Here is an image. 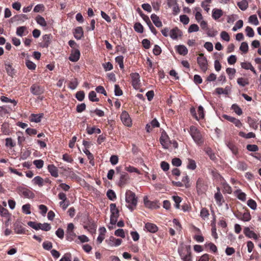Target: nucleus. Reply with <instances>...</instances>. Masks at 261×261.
<instances>
[{
    "mask_svg": "<svg viewBox=\"0 0 261 261\" xmlns=\"http://www.w3.org/2000/svg\"><path fill=\"white\" fill-rule=\"evenodd\" d=\"M138 199L135 193L127 190L125 192V202L126 207L131 211H134L137 207Z\"/></svg>",
    "mask_w": 261,
    "mask_h": 261,
    "instance_id": "obj_1",
    "label": "nucleus"
},
{
    "mask_svg": "<svg viewBox=\"0 0 261 261\" xmlns=\"http://www.w3.org/2000/svg\"><path fill=\"white\" fill-rule=\"evenodd\" d=\"M195 143L198 146H202L204 142L203 134L196 126L192 125L189 131Z\"/></svg>",
    "mask_w": 261,
    "mask_h": 261,
    "instance_id": "obj_2",
    "label": "nucleus"
},
{
    "mask_svg": "<svg viewBox=\"0 0 261 261\" xmlns=\"http://www.w3.org/2000/svg\"><path fill=\"white\" fill-rule=\"evenodd\" d=\"M16 191L20 196L24 198L33 199L35 196V194L30 189L24 187H17Z\"/></svg>",
    "mask_w": 261,
    "mask_h": 261,
    "instance_id": "obj_3",
    "label": "nucleus"
},
{
    "mask_svg": "<svg viewBox=\"0 0 261 261\" xmlns=\"http://www.w3.org/2000/svg\"><path fill=\"white\" fill-rule=\"evenodd\" d=\"M110 207L111 212L110 223L112 225H115L117 223L118 218L119 216V211L115 203H111Z\"/></svg>",
    "mask_w": 261,
    "mask_h": 261,
    "instance_id": "obj_4",
    "label": "nucleus"
},
{
    "mask_svg": "<svg viewBox=\"0 0 261 261\" xmlns=\"http://www.w3.org/2000/svg\"><path fill=\"white\" fill-rule=\"evenodd\" d=\"M29 226L34 228L35 230L41 229L44 231H49L51 229V226L49 224L45 223L41 224L40 223H36L35 222L29 221L28 223Z\"/></svg>",
    "mask_w": 261,
    "mask_h": 261,
    "instance_id": "obj_5",
    "label": "nucleus"
},
{
    "mask_svg": "<svg viewBox=\"0 0 261 261\" xmlns=\"http://www.w3.org/2000/svg\"><path fill=\"white\" fill-rule=\"evenodd\" d=\"M234 214L237 219L244 222H248L251 219L250 212L246 208H245V212L244 213L238 211L235 212Z\"/></svg>",
    "mask_w": 261,
    "mask_h": 261,
    "instance_id": "obj_6",
    "label": "nucleus"
},
{
    "mask_svg": "<svg viewBox=\"0 0 261 261\" xmlns=\"http://www.w3.org/2000/svg\"><path fill=\"white\" fill-rule=\"evenodd\" d=\"M160 142L163 147L165 149H168L172 143L168 135L164 130L161 132Z\"/></svg>",
    "mask_w": 261,
    "mask_h": 261,
    "instance_id": "obj_7",
    "label": "nucleus"
},
{
    "mask_svg": "<svg viewBox=\"0 0 261 261\" xmlns=\"http://www.w3.org/2000/svg\"><path fill=\"white\" fill-rule=\"evenodd\" d=\"M196 190L199 195L204 193L208 188V186L202 178H198L196 181Z\"/></svg>",
    "mask_w": 261,
    "mask_h": 261,
    "instance_id": "obj_8",
    "label": "nucleus"
},
{
    "mask_svg": "<svg viewBox=\"0 0 261 261\" xmlns=\"http://www.w3.org/2000/svg\"><path fill=\"white\" fill-rule=\"evenodd\" d=\"M197 63L200 68V69L203 72H205L207 70V61L205 57L204 56V54L200 53L199 54V57L197 58Z\"/></svg>",
    "mask_w": 261,
    "mask_h": 261,
    "instance_id": "obj_9",
    "label": "nucleus"
},
{
    "mask_svg": "<svg viewBox=\"0 0 261 261\" xmlns=\"http://www.w3.org/2000/svg\"><path fill=\"white\" fill-rule=\"evenodd\" d=\"M130 77L132 79V86L135 89H138L140 87L141 83H140V76L138 73L135 72L132 73L130 74Z\"/></svg>",
    "mask_w": 261,
    "mask_h": 261,
    "instance_id": "obj_10",
    "label": "nucleus"
},
{
    "mask_svg": "<svg viewBox=\"0 0 261 261\" xmlns=\"http://www.w3.org/2000/svg\"><path fill=\"white\" fill-rule=\"evenodd\" d=\"M30 91L34 95L40 96L44 93V89L38 84H34L31 86Z\"/></svg>",
    "mask_w": 261,
    "mask_h": 261,
    "instance_id": "obj_11",
    "label": "nucleus"
},
{
    "mask_svg": "<svg viewBox=\"0 0 261 261\" xmlns=\"http://www.w3.org/2000/svg\"><path fill=\"white\" fill-rule=\"evenodd\" d=\"M120 119L122 123L127 126H130L132 125V119L126 111H122Z\"/></svg>",
    "mask_w": 261,
    "mask_h": 261,
    "instance_id": "obj_12",
    "label": "nucleus"
},
{
    "mask_svg": "<svg viewBox=\"0 0 261 261\" xmlns=\"http://www.w3.org/2000/svg\"><path fill=\"white\" fill-rule=\"evenodd\" d=\"M84 228L87 229L91 233H95L97 227L96 224L91 219L88 218L87 222H85Z\"/></svg>",
    "mask_w": 261,
    "mask_h": 261,
    "instance_id": "obj_13",
    "label": "nucleus"
},
{
    "mask_svg": "<svg viewBox=\"0 0 261 261\" xmlns=\"http://www.w3.org/2000/svg\"><path fill=\"white\" fill-rule=\"evenodd\" d=\"M53 36L51 34H45L42 36L43 40L40 43V46L42 48H47L50 45Z\"/></svg>",
    "mask_w": 261,
    "mask_h": 261,
    "instance_id": "obj_14",
    "label": "nucleus"
},
{
    "mask_svg": "<svg viewBox=\"0 0 261 261\" xmlns=\"http://www.w3.org/2000/svg\"><path fill=\"white\" fill-rule=\"evenodd\" d=\"M80 56V51L78 48L72 49L69 60L73 62H77L79 60Z\"/></svg>",
    "mask_w": 261,
    "mask_h": 261,
    "instance_id": "obj_15",
    "label": "nucleus"
},
{
    "mask_svg": "<svg viewBox=\"0 0 261 261\" xmlns=\"http://www.w3.org/2000/svg\"><path fill=\"white\" fill-rule=\"evenodd\" d=\"M217 192L215 194V199L216 201L217 204L221 206L222 205L223 203L224 202V199L223 198V195L220 192V189L219 187L217 188Z\"/></svg>",
    "mask_w": 261,
    "mask_h": 261,
    "instance_id": "obj_16",
    "label": "nucleus"
},
{
    "mask_svg": "<svg viewBox=\"0 0 261 261\" xmlns=\"http://www.w3.org/2000/svg\"><path fill=\"white\" fill-rule=\"evenodd\" d=\"M74 37L77 40H80L84 36V31L82 27H77L73 30Z\"/></svg>",
    "mask_w": 261,
    "mask_h": 261,
    "instance_id": "obj_17",
    "label": "nucleus"
},
{
    "mask_svg": "<svg viewBox=\"0 0 261 261\" xmlns=\"http://www.w3.org/2000/svg\"><path fill=\"white\" fill-rule=\"evenodd\" d=\"M74 226L73 223H70L68 224L67 229V239L68 240H72L73 239V237L75 236V234L73 231Z\"/></svg>",
    "mask_w": 261,
    "mask_h": 261,
    "instance_id": "obj_18",
    "label": "nucleus"
},
{
    "mask_svg": "<svg viewBox=\"0 0 261 261\" xmlns=\"http://www.w3.org/2000/svg\"><path fill=\"white\" fill-rule=\"evenodd\" d=\"M169 35L172 39L175 40L182 36V32L178 28L175 27L170 31Z\"/></svg>",
    "mask_w": 261,
    "mask_h": 261,
    "instance_id": "obj_19",
    "label": "nucleus"
},
{
    "mask_svg": "<svg viewBox=\"0 0 261 261\" xmlns=\"http://www.w3.org/2000/svg\"><path fill=\"white\" fill-rule=\"evenodd\" d=\"M144 228L147 231L151 233H155L158 230V227L155 224L149 222L145 223Z\"/></svg>",
    "mask_w": 261,
    "mask_h": 261,
    "instance_id": "obj_20",
    "label": "nucleus"
},
{
    "mask_svg": "<svg viewBox=\"0 0 261 261\" xmlns=\"http://www.w3.org/2000/svg\"><path fill=\"white\" fill-rule=\"evenodd\" d=\"M244 233L249 238H253L255 240L258 239L257 235L252 230H251L248 227H245L244 228Z\"/></svg>",
    "mask_w": 261,
    "mask_h": 261,
    "instance_id": "obj_21",
    "label": "nucleus"
},
{
    "mask_svg": "<svg viewBox=\"0 0 261 261\" xmlns=\"http://www.w3.org/2000/svg\"><path fill=\"white\" fill-rule=\"evenodd\" d=\"M108 242V244L111 246H118L122 243V240L120 239H116L113 236L110 237L109 240H106Z\"/></svg>",
    "mask_w": 261,
    "mask_h": 261,
    "instance_id": "obj_22",
    "label": "nucleus"
},
{
    "mask_svg": "<svg viewBox=\"0 0 261 261\" xmlns=\"http://www.w3.org/2000/svg\"><path fill=\"white\" fill-rule=\"evenodd\" d=\"M47 169L51 176L57 177L59 176L58 170L57 168L53 164L48 165Z\"/></svg>",
    "mask_w": 261,
    "mask_h": 261,
    "instance_id": "obj_23",
    "label": "nucleus"
},
{
    "mask_svg": "<svg viewBox=\"0 0 261 261\" xmlns=\"http://www.w3.org/2000/svg\"><path fill=\"white\" fill-rule=\"evenodd\" d=\"M204 246L206 248H207L210 252L214 254L218 253V249L217 246L212 242H206L204 244Z\"/></svg>",
    "mask_w": 261,
    "mask_h": 261,
    "instance_id": "obj_24",
    "label": "nucleus"
},
{
    "mask_svg": "<svg viewBox=\"0 0 261 261\" xmlns=\"http://www.w3.org/2000/svg\"><path fill=\"white\" fill-rule=\"evenodd\" d=\"M151 19L153 22V23L154 24V25L160 28L162 26V22L160 20V18L158 16H157L155 14H152L151 15Z\"/></svg>",
    "mask_w": 261,
    "mask_h": 261,
    "instance_id": "obj_25",
    "label": "nucleus"
},
{
    "mask_svg": "<svg viewBox=\"0 0 261 261\" xmlns=\"http://www.w3.org/2000/svg\"><path fill=\"white\" fill-rule=\"evenodd\" d=\"M43 113H40L38 114H32L30 116V121L31 122L39 123L41 121V119L43 118Z\"/></svg>",
    "mask_w": 261,
    "mask_h": 261,
    "instance_id": "obj_26",
    "label": "nucleus"
},
{
    "mask_svg": "<svg viewBox=\"0 0 261 261\" xmlns=\"http://www.w3.org/2000/svg\"><path fill=\"white\" fill-rule=\"evenodd\" d=\"M177 52L182 56L186 55L188 53V50L187 47L183 45H177L175 47Z\"/></svg>",
    "mask_w": 261,
    "mask_h": 261,
    "instance_id": "obj_27",
    "label": "nucleus"
},
{
    "mask_svg": "<svg viewBox=\"0 0 261 261\" xmlns=\"http://www.w3.org/2000/svg\"><path fill=\"white\" fill-rule=\"evenodd\" d=\"M223 15L222 10L219 9H214L212 11V17L215 20H217Z\"/></svg>",
    "mask_w": 261,
    "mask_h": 261,
    "instance_id": "obj_28",
    "label": "nucleus"
},
{
    "mask_svg": "<svg viewBox=\"0 0 261 261\" xmlns=\"http://www.w3.org/2000/svg\"><path fill=\"white\" fill-rule=\"evenodd\" d=\"M227 146L232 151L234 154H237L238 153V149L236 144L231 142L229 141L226 143Z\"/></svg>",
    "mask_w": 261,
    "mask_h": 261,
    "instance_id": "obj_29",
    "label": "nucleus"
},
{
    "mask_svg": "<svg viewBox=\"0 0 261 261\" xmlns=\"http://www.w3.org/2000/svg\"><path fill=\"white\" fill-rule=\"evenodd\" d=\"M143 201H144V205L145 206V207H148V208H151L154 207V206L156 204V203L155 202L150 201L148 199V197L147 196H145L144 197Z\"/></svg>",
    "mask_w": 261,
    "mask_h": 261,
    "instance_id": "obj_30",
    "label": "nucleus"
},
{
    "mask_svg": "<svg viewBox=\"0 0 261 261\" xmlns=\"http://www.w3.org/2000/svg\"><path fill=\"white\" fill-rule=\"evenodd\" d=\"M237 198L242 201H245L246 199V194L242 192L241 190L238 189L234 192Z\"/></svg>",
    "mask_w": 261,
    "mask_h": 261,
    "instance_id": "obj_31",
    "label": "nucleus"
},
{
    "mask_svg": "<svg viewBox=\"0 0 261 261\" xmlns=\"http://www.w3.org/2000/svg\"><path fill=\"white\" fill-rule=\"evenodd\" d=\"M186 251H187L186 255L182 259L184 261H191L192 254L191 247L190 245L186 246Z\"/></svg>",
    "mask_w": 261,
    "mask_h": 261,
    "instance_id": "obj_32",
    "label": "nucleus"
},
{
    "mask_svg": "<svg viewBox=\"0 0 261 261\" xmlns=\"http://www.w3.org/2000/svg\"><path fill=\"white\" fill-rule=\"evenodd\" d=\"M32 182L34 184L38 185L40 187H41L44 185V179L39 176L35 177L33 179Z\"/></svg>",
    "mask_w": 261,
    "mask_h": 261,
    "instance_id": "obj_33",
    "label": "nucleus"
},
{
    "mask_svg": "<svg viewBox=\"0 0 261 261\" xmlns=\"http://www.w3.org/2000/svg\"><path fill=\"white\" fill-rule=\"evenodd\" d=\"M90 115L91 117H93L94 114L99 117H103L105 116V112L100 109L96 108L95 110H91L89 111Z\"/></svg>",
    "mask_w": 261,
    "mask_h": 261,
    "instance_id": "obj_34",
    "label": "nucleus"
},
{
    "mask_svg": "<svg viewBox=\"0 0 261 261\" xmlns=\"http://www.w3.org/2000/svg\"><path fill=\"white\" fill-rule=\"evenodd\" d=\"M129 177L127 173L122 174L121 175L120 177V180L119 182V185L120 186H123L126 183V181L128 179Z\"/></svg>",
    "mask_w": 261,
    "mask_h": 261,
    "instance_id": "obj_35",
    "label": "nucleus"
},
{
    "mask_svg": "<svg viewBox=\"0 0 261 261\" xmlns=\"http://www.w3.org/2000/svg\"><path fill=\"white\" fill-rule=\"evenodd\" d=\"M247 122L249 126L254 129H256L258 127L257 124L256 123L257 121L256 119L248 117Z\"/></svg>",
    "mask_w": 261,
    "mask_h": 261,
    "instance_id": "obj_36",
    "label": "nucleus"
},
{
    "mask_svg": "<svg viewBox=\"0 0 261 261\" xmlns=\"http://www.w3.org/2000/svg\"><path fill=\"white\" fill-rule=\"evenodd\" d=\"M5 65L7 74L9 76L13 77L14 74V69L10 64L6 63Z\"/></svg>",
    "mask_w": 261,
    "mask_h": 261,
    "instance_id": "obj_37",
    "label": "nucleus"
},
{
    "mask_svg": "<svg viewBox=\"0 0 261 261\" xmlns=\"http://www.w3.org/2000/svg\"><path fill=\"white\" fill-rule=\"evenodd\" d=\"M237 5L241 10L245 11L248 7V3L247 0H242L238 2Z\"/></svg>",
    "mask_w": 261,
    "mask_h": 261,
    "instance_id": "obj_38",
    "label": "nucleus"
},
{
    "mask_svg": "<svg viewBox=\"0 0 261 261\" xmlns=\"http://www.w3.org/2000/svg\"><path fill=\"white\" fill-rule=\"evenodd\" d=\"M239 135L240 137L246 139L254 138L255 137V134L252 132H250L248 134H246L243 132H240L239 133Z\"/></svg>",
    "mask_w": 261,
    "mask_h": 261,
    "instance_id": "obj_39",
    "label": "nucleus"
},
{
    "mask_svg": "<svg viewBox=\"0 0 261 261\" xmlns=\"http://www.w3.org/2000/svg\"><path fill=\"white\" fill-rule=\"evenodd\" d=\"M237 83L240 86L242 87H245L249 84L248 79L243 77L238 78L237 80Z\"/></svg>",
    "mask_w": 261,
    "mask_h": 261,
    "instance_id": "obj_40",
    "label": "nucleus"
},
{
    "mask_svg": "<svg viewBox=\"0 0 261 261\" xmlns=\"http://www.w3.org/2000/svg\"><path fill=\"white\" fill-rule=\"evenodd\" d=\"M223 192L228 194H231L232 193L231 187L226 182H222Z\"/></svg>",
    "mask_w": 261,
    "mask_h": 261,
    "instance_id": "obj_41",
    "label": "nucleus"
},
{
    "mask_svg": "<svg viewBox=\"0 0 261 261\" xmlns=\"http://www.w3.org/2000/svg\"><path fill=\"white\" fill-rule=\"evenodd\" d=\"M88 97L89 100L93 102H98L99 101V99L96 97V94L94 91H91L89 92Z\"/></svg>",
    "mask_w": 261,
    "mask_h": 261,
    "instance_id": "obj_42",
    "label": "nucleus"
},
{
    "mask_svg": "<svg viewBox=\"0 0 261 261\" xmlns=\"http://www.w3.org/2000/svg\"><path fill=\"white\" fill-rule=\"evenodd\" d=\"M232 110L237 115H241L243 114V111L240 107L236 103L233 104L231 107Z\"/></svg>",
    "mask_w": 261,
    "mask_h": 261,
    "instance_id": "obj_43",
    "label": "nucleus"
},
{
    "mask_svg": "<svg viewBox=\"0 0 261 261\" xmlns=\"http://www.w3.org/2000/svg\"><path fill=\"white\" fill-rule=\"evenodd\" d=\"M0 215L2 217L8 218L10 217L9 213L6 208L0 205Z\"/></svg>",
    "mask_w": 261,
    "mask_h": 261,
    "instance_id": "obj_44",
    "label": "nucleus"
},
{
    "mask_svg": "<svg viewBox=\"0 0 261 261\" xmlns=\"http://www.w3.org/2000/svg\"><path fill=\"white\" fill-rule=\"evenodd\" d=\"M37 22L42 27H46L47 25L45 19L41 16L38 15L36 18Z\"/></svg>",
    "mask_w": 261,
    "mask_h": 261,
    "instance_id": "obj_45",
    "label": "nucleus"
},
{
    "mask_svg": "<svg viewBox=\"0 0 261 261\" xmlns=\"http://www.w3.org/2000/svg\"><path fill=\"white\" fill-rule=\"evenodd\" d=\"M1 100L3 102H11L13 103L14 106H16L17 105V101L14 99H11L9 98L8 97L5 96H2L0 97Z\"/></svg>",
    "mask_w": 261,
    "mask_h": 261,
    "instance_id": "obj_46",
    "label": "nucleus"
},
{
    "mask_svg": "<svg viewBox=\"0 0 261 261\" xmlns=\"http://www.w3.org/2000/svg\"><path fill=\"white\" fill-rule=\"evenodd\" d=\"M134 28L135 31L138 33H142L143 32V27L140 22L135 23Z\"/></svg>",
    "mask_w": 261,
    "mask_h": 261,
    "instance_id": "obj_47",
    "label": "nucleus"
},
{
    "mask_svg": "<svg viewBox=\"0 0 261 261\" xmlns=\"http://www.w3.org/2000/svg\"><path fill=\"white\" fill-rule=\"evenodd\" d=\"M172 198L175 202L174 206L175 208L178 209L179 208V204L181 201V197L178 196H173Z\"/></svg>",
    "mask_w": 261,
    "mask_h": 261,
    "instance_id": "obj_48",
    "label": "nucleus"
},
{
    "mask_svg": "<svg viewBox=\"0 0 261 261\" xmlns=\"http://www.w3.org/2000/svg\"><path fill=\"white\" fill-rule=\"evenodd\" d=\"M123 59L124 57L122 56H119L115 58V61L118 63L121 69L124 68Z\"/></svg>",
    "mask_w": 261,
    "mask_h": 261,
    "instance_id": "obj_49",
    "label": "nucleus"
},
{
    "mask_svg": "<svg viewBox=\"0 0 261 261\" xmlns=\"http://www.w3.org/2000/svg\"><path fill=\"white\" fill-rule=\"evenodd\" d=\"M6 143L5 145L7 147H9L11 148L14 147L16 145V143L11 138H7L5 140Z\"/></svg>",
    "mask_w": 261,
    "mask_h": 261,
    "instance_id": "obj_50",
    "label": "nucleus"
},
{
    "mask_svg": "<svg viewBox=\"0 0 261 261\" xmlns=\"http://www.w3.org/2000/svg\"><path fill=\"white\" fill-rule=\"evenodd\" d=\"M197 166L196 164V162L194 160L192 159H188V164L187 165V168L189 169L195 170Z\"/></svg>",
    "mask_w": 261,
    "mask_h": 261,
    "instance_id": "obj_51",
    "label": "nucleus"
},
{
    "mask_svg": "<svg viewBox=\"0 0 261 261\" xmlns=\"http://www.w3.org/2000/svg\"><path fill=\"white\" fill-rule=\"evenodd\" d=\"M25 65L28 68V69L31 70H34L36 68V65L34 63L29 60H26Z\"/></svg>",
    "mask_w": 261,
    "mask_h": 261,
    "instance_id": "obj_52",
    "label": "nucleus"
},
{
    "mask_svg": "<svg viewBox=\"0 0 261 261\" xmlns=\"http://www.w3.org/2000/svg\"><path fill=\"white\" fill-rule=\"evenodd\" d=\"M15 231L18 234H27V231L28 230H26L25 228L20 226H16L15 228Z\"/></svg>",
    "mask_w": 261,
    "mask_h": 261,
    "instance_id": "obj_53",
    "label": "nucleus"
},
{
    "mask_svg": "<svg viewBox=\"0 0 261 261\" xmlns=\"http://www.w3.org/2000/svg\"><path fill=\"white\" fill-rule=\"evenodd\" d=\"M107 196L109 199L114 200L116 198L115 193L112 190H109L107 193Z\"/></svg>",
    "mask_w": 261,
    "mask_h": 261,
    "instance_id": "obj_54",
    "label": "nucleus"
},
{
    "mask_svg": "<svg viewBox=\"0 0 261 261\" xmlns=\"http://www.w3.org/2000/svg\"><path fill=\"white\" fill-rule=\"evenodd\" d=\"M246 35L249 37H253L254 36V32L252 28L247 26L245 29Z\"/></svg>",
    "mask_w": 261,
    "mask_h": 261,
    "instance_id": "obj_55",
    "label": "nucleus"
},
{
    "mask_svg": "<svg viewBox=\"0 0 261 261\" xmlns=\"http://www.w3.org/2000/svg\"><path fill=\"white\" fill-rule=\"evenodd\" d=\"M18 137H17V140H18V144L19 146L22 145V143L24 141L25 138L23 136V133L22 132H19L17 133Z\"/></svg>",
    "mask_w": 261,
    "mask_h": 261,
    "instance_id": "obj_56",
    "label": "nucleus"
},
{
    "mask_svg": "<svg viewBox=\"0 0 261 261\" xmlns=\"http://www.w3.org/2000/svg\"><path fill=\"white\" fill-rule=\"evenodd\" d=\"M247 205L251 209L255 210L256 209L257 204L256 202L253 199H250L247 201Z\"/></svg>",
    "mask_w": 261,
    "mask_h": 261,
    "instance_id": "obj_57",
    "label": "nucleus"
},
{
    "mask_svg": "<svg viewBox=\"0 0 261 261\" xmlns=\"http://www.w3.org/2000/svg\"><path fill=\"white\" fill-rule=\"evenodd\" d=\"M75 97L78 100L80 101H83L85 98L84 92L83 91H80L77 92L75 94Z\"/></svg>",
    "mask_w": 261,
    "mask_h": 261,
    "instance_id": "obj_58",
    "label": "nucleus"
},
{
    "mask_svg": "<svg viewBox=\"0 0 261 261\" xmlns=\"http://www.w3.org/2000/svg\"><path fill=\"white\" fill-rule=\"evenodd\" d=\"M209 216V212L206 208H202L200 211V216L203 219L208 218Z\"/></svg>",
    "mask_w": 261,
    "mask_h": 261,
    "instance_id": "obj_59",
    "label": "nucleus"
},
{
    "mask_svg": "<svg viewBox=\"0 0 261 261\" xmlns=\"http://www.w3.org/2000/svg\"><path fill=\"white\" fill-rule=\"evenodd\" d=\"M249 21L250 22L256 25L259 24V22L256 15H252L250 16L249 17Z\"/></svg>",
    "mask_w": 261,
    "mask_h": 261,
    "instance_id": "obj_60",
    "label": "nucleus"
},
{
    "mask_svg": "<svg viewBox=\"0 0 261 261\" xmlns=\"http://www.w3.org/2000/svg\"><path fill=\"white\" fill-rule=\"evenodd\" d=\"M26 30L27 27L25 26L19 27L17 28L16 34L19 36L22 37L23 35V33Z\"/></svg>",
    "mask_w": 261,
    "mask_h": 261,
    "instance_id": "obj_61",
    "label": "nucleus"
},
{
    "mask_svg": "<svg viewBox=\"0 0 261 261\" xmlns=\"http://www.w3.org/2000/svg\"><path fill=\"white\" fill-rule=\"evenodd\" d=\"M86 105L85 103H82L76 106V111L77 113H82L85 110Z\"/></svg>",
    "mask_w": 261,
    "mask_h": 261,
    "instance_id": "obj_62",
    "label": "nucleus"
},
{
    "mask_svg": "<svg viewBox=\"0 0 261 261\" xmlns=\"http://www.w3.org/2000/svg\"><path fill=\"white\" fill-rule=\"evenodd\" d=\"M246 148L250 151H257L259 149L258 147L255 144H248L246 146Z\"/></svg>",
    "mask_w": 261,
    "mask_h": 261,
    "instance_id": "obj_63",
    "label": "nucleus"
},
{
    "mask_svg": "<svg viewBox=\"0 0 261 261\" xmlns=\"http://www.w3.org/2000/svg\"><path fill=\"white\" fill-rule=\"evenodd\" d=\"M240 49L244 53H247L248 51V43L246 42H242L240 47Z\"/></svg>",
    "mask_w": 261,
    "mask_h": 261,
    "instance_id": "obj_64",
    "label": "nucleus"
}]
</instances>
